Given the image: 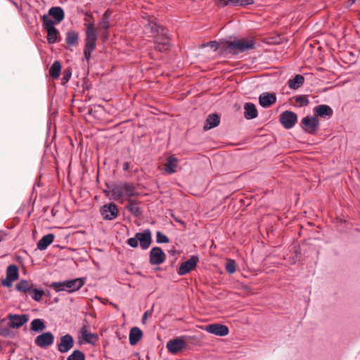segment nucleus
<instances>
[{
  "label": "nucleus",
  "mask_w": 360,
  "mask_h": 360,
  "mask_svg": "<svg viewBox=\"0 0 360 360\" xmlns=\"http://www.w3.org/2000/svg\"><path fill=\"white\" fill-rule=\"evenodd\" d=\"M129 162H125L123 163V170L124 171H127L129 168Z\"/></svg>",
  "instance_id": "nucleus-48"
},
{
  "label": "nucleus",
  "mask_w": 360,
  "mask_h": 360,
  "mask_svg": "<svg viewBox=\"0 0 360 360\" xmlns=\"http://www.w3.org/2000/svg\"><path fill=\"white\" fill-rule=\"evenodd\" d=\"M72 76V70L70 68L65 69L63 72V77L61 79V84H65L68 83Z\"/></svg>",
  "instance_id": "nucleus-42"
},
{
  "label": "nucleus",
  "mask_w": 360,
  "mask_h": 360,
  "mask_svg": "<svg viewBox=\"0 0 360 360\" xmlns=\"http://www.w3.org/2000/svg\"><path fill=\"white\" fill-rule=\"evenodd\" d=\"M156 241L158 243H169V240L166 235L160 231H158L156 233Z\"/></svg>",
  "instance_id": "nucleus-44"
},
{
  "label": "nucleus",
  "mask_w": 360,
  "mask_h": 360,
  "mask_svg": "<svg viewBox=\"0 0 360 360\" xmlns=\"http://www.w3.org/2000/svg\"><path fill=\"white\" fill-rule=\"evenodd\" d=\"M43 27L46 30L56 28L55 25L56 24V21H53L51 18H49V15H44L41 17Z\"/></svg>",
  "instance_id": "nucleus-36"
},
{
  "label": "nucleus",
  "mask_w": 360,
  "mask_h": 360,
  "mask_svg": "<svg viewBox=\"0 0 360 360\" xmlns=\"http://www.w3.org/2000/svg\"><path fill=\"white\" fill-rule=\"evenodd\" d=\"M112 14V12L107 9L102 15L101 19L98 22V28L99 31L102 32L103 35V39H106L108 37V29L110 27V17Z\"/></svg>",
  "instance_id": "nucleus-13"
},
{
  "label": "nucleus",
  "mask_w": 360,
  "mask_h": 360,
  "mask_svg": "<svg viewBox=\"0 0 360 360\" xmlns=\"http://www.w3.org/2000/svg\"><path fill=\"white\" fill-rule=\"evenodd\" d=\"M146 319H147V312H145L142 317V322L144 323L145 321L146 320Z\"/></svg>",
  "instance_id": "nucleus-51"
},
{
  "label": "nucleus",
  "mask_w": 360,
  "mask_h": 360,
  "mask_svg": "<svg viewBox=\"0 0 360 360\" xmlns=\"http://www.w3.org/2000/svg\"><path fill=\"white\" fill-rule=\"evenodd\" d=\"M47 32L46 39L49 44H54L57 41L58 30L56 28L46 30Z\"/></svg>",
  "instance_id": "nucleus-37"
},
{
  "label": "nucleus",
  "mask_w": 360,
  "mask_h": 360,
  "mask_svg": "<svg viewBox=\"0 0 360 360\" xmlns=\"http://www.w3.org/2000/svg\"><path fill=\"white\" fill-rule=\"evenodd\" d=\"M185 339V336H181L169 340L166 345L168 352L172 354H176L186 349L187 344Z\"/></svg>",
  "instance_id": "nucleus-7"
},
{
  "label": "nucleus",
  "mask_w": 360,
  "mask_h": 360,
  "mask_svg": "<svg viewBox=\"0 0 360 360\" xmlns=\"http://www.w3.org/2000/svg\"><path fill=\"white\" fill-rule=\"evenodd\" d=\"M356 0H349V1L350 2L351 4H353L355 3Z\"/></svg>",
  "instance_id": "nucleus-53"
},
{
  "label": "nucleus",
  "mask_w": 360,
  "mask_h": 360,
  "mask_svg": "<svg viewBox=\"0 0 360 360\" xmlns=\"http://www.w3.org/2000/svg\"><path fill=\"white\" fill-rule=\"evenodd\" d=\"M199 261L198 256H191L187 261L181 264L177 273L179 276H184L195 269Z\"/></svg>",
  "instance_id": "nucleus-11"
},
{
  "label": "nucleus",
  "mask_w": 360,
  "mask_h": 360,
  "mask_svg": "<svg viewBox=\"0 0 360 360\" xmlns=\"http://www.w3.org/2000/svg\"><path fill=\"white\" fill-rule=\"evenodd\" d=\"M220 123V117L216 114L213 113L209 115L205 120L203 129L207 131L218 126Z\"/></svg>",
  "instance_id": "nucleus-23"
},
{
  "label": "nucleus",
  "mask_w": 360,
  "mask_h": 360,
  "mask_svg": "<svg viewBox=\"0 0 360 360\" xmlns=\"http://www.w3.org/2000/svg\"><path fill=\"white\" fill-rule=\"evenodd\" d=\"M84 25L86 27L84 56L89 63L91 57V53L96 48L97 40L96 30L94 26V18L91 13H85Z\"/></svg>",
  "instance_id": "nucleus-1"
},
{
  "label": "nucleus",
  "mask_w": 360,
  "mask_h": 360,
  "mask_svg": "<svg viewBox=\"0 0 360 360\" xmlns=\"http://www.w3.org/2000/svg\"><path fill=\"white\" fill-rule=\"evenodd\" d=\"M226 271L229 274H233L236 271V262L233 259H228L225 266Z\"/></svg>",
  "instance_id": "nucleus-43"
},
{
  "label": "nucleus",
  "mask_w": 360,
  "mask_h": 360,
  "mask_svg": "<svg viewBox=\"0 0 360 360\" xmlns=\"http://www.w3.org/2000/svg\"><path fill=\"white\" fill-rule=\"evenodd\" d=\"M53 335L51 332H46L38 335L34 340V343L38 347L46 348L53 343Z\"/></svg>",
  "instance_id": "nucleus-15"
},
{
  "label": "nucleus",
  "mask_w": 360,
  "mask_h": 360,
  "mask_svg": "<svg viewBox=\"0 0 360 360\" xmlns=\"http://www.w3.org/2000/svg\"><path fill=\"white\" fill-rule=\"evenodd\" d=\"M8 319L10 321L11 328H19L28 321L29 316L10 314L8 315Z\"/></svg>",
  "instance_id": "nucleus-14"
},
{
  "label": "nucleus",
  "mask_w": 360,
  "mask_h": 360,
  "mask_svg": "<svg viewBox=\"0 0 360 360\" xmlns=\"http://www.w3.org/2000/svg\"><path fill=\"white\" fill-rule=\"evenodd\" d=\"M244 117L247 120H252L257 117L258 112L255 104L246 103L244 105Z\"/></svg>",
  "instance_id": "nucleus-26"
},
{
  "label": "nucleus",
  "mask_w": 360,
  "mask_h": 360,
  "mask_svg": "<svg viewBox=\"0 0 360 360\" xmlns=\"http://www.w3.org/2000/svg\"><path fill=\"white\" fill-rule=\"evenodd\" d=\"M143 336L142 330L138 327H133L129 332V343L131 345H136Z\"/></svg>",
  "instance_id": "nucleus-27"
},
{
  "label": "nucleus",
  "mask_w": 360,
  "mask_h": 360,
  "mask_svg": "<svg viewBox=\"0 0 360 360\" xmlns=\"http://www.w3.org/2000/svg\"><path fill=\"white\" fill-rule=\"evenodd\" d=\"M178 165L179 160L173 155L169 156L167 158V162L164 165V169L167 173L172 174L176 172Z\"/></svg>",
  "instance_id": "nucleus-22"
},
{
  "label": "nucleus",
  "mask_w": 360,
  "mask_h": 360,
  "mask_svg": "<svg viewBox=\"0 0 360 360\" xmlns=\"http://www.w3.org/2000/svg\"><path fill=\"white\" fill-rule=\"evenodd\" d=\"M79 35L75 30H69L66 33L65 42L69 46H75L78 43Z\"/></svg>",
  "instance_id": "nucleus-32"
},
{
  "label": "nucleus",
  "mask_w": 360,
  "mask_h": 360,
  "mask_svg": "<svg viewBox=\"0 0 360 360\" xmlns=\"http://www.w3.org/2000/svg\"><path fill=\"white\" fill-rule=\"evenodd\" d=\"M139 242L140 244V247L143 250L148 249L151 243V231L150 229H145L142 232L136 233L135 237L130 238L127 240V244L131 248H137L139 245Z\"/></svg>",
  "instance_id": "nucleus-3"
},
{
  "label": "nucleus",
  "mask_w": 360,
  "mask_h": 360,
  "mask_svg": "<svg viewBox=\"0 0 360 360\" xmlns=\"http://www.w3.org/2000/svg\"><path fill=\"white\" fill-rule=\"evenodd\" d=\"M295 102L299 104L300 106H307L309 101L307 95H299L295 98Z\"/></svg>",
  "instance_id": "nucleus-41"
},
{
  "label": "nucleus",
  "mask_w": 360,
  "mask_h": 360,
  "mask_svg": "<svg viewBox=\"0 0 360 360\" xmlns=\"http://www.w3.org/2000/svg\"><path fill=\"white\" fill-rule=\"evenodd\" d=\"M100 212L103 219L113 220L117 217L119 210L115 203L110 202L103 205L101 207Z\"/></svg>",
  "instance_id": "nucleus-10"
},
{
  "label": "nucleus",
  "mask_w": 360,
  "mask_h": 360,
  "mask_svg": "<svg viewBox=\"0 0 360 360\" xmlns=\"http://www.w3.org/2000/svg\"><path fill=\"white\" fill-rule=\"evenodd\" d=\"M124 195L127 199H132V197H136L139 195V193L136 191V187L134 184L129 182H124Z\"/></svg>",
  "instance_id": "nucleus-24"
},
{
  "label": "nucleus",
  "mask_w": 360,
  "mask_h": 360,
  "mask_svg": "<svg viewBox=\"0 0 360 360\" xmlns=\"http://www.w3.org/2000/svg\"><path fill=\"white\" fill-rule=\"evenodd\" d=\"M176 252V250L174 248V247L172 248V250H169V253H170L171 255H174Z\"/></svg>",
  "instance_id": "nucleus-49"
},
{
  "label": "nucleus",
  "mask_w": 360,
  "mask_h": 360,
  "mask_svg": "<svg viewBox=\"0 0 360 360\" xmlns=\"http://www.w3.org/2000/svg\"><path fill=\"white\" fill-rule=\"evenodd\" d=\"M300 127L306 133L314 135L319 128V120L315 116H307L302 119Z\"/></svg>",
  "instance_id": "nucleus-5"
},
{
  "label": "nucleus",
  "mask_w": 360,
  "mask_h": 360,
  "mask_svg": "<svg viewBox=\"0 0 360 360\" xmlns=\"http://www.w3.org/2000/svg\"><path fill=\"white\" fill-rule=\"evenodd\" d=\"M14 281V279L6 276V278L1 281V285L9 288L12 285V283Z\"/></svg>",
  "instance_id": "nucleus-45"
},
{
  "label": "nucleus",
  "mask_w": 360,
  "mask_h": 360,
  "mask_svg": "<svg viewBox=\"0 0 360 360\" xmlns=\"http://www.w3.org/2000/svg\"><path fill=\"white\" fill-rule=\"evenodd\" d=\"M207 46L214 50H217L219 47V44L216 41H211L207 43Z\"/></svg>",
  "instance_id": "nucleus-47"
},
{
  "label": "nucleus",
  "mask_w": 360,
  "mask_h": 360,
  "mask_svg": "<svg viewBox=\"0 0 360 360\" xmlns=\"http://www.w3.org/2000/svg\"><path fill=\"white\" fill-rule=\"evenodd\" d=\"M30 295H31L32 298L34 300H35L37 302H39L41 300V298H42L43 295H44V291L41 289L34 288V286H33L31 290V294H30Z\"/></svg>",
  "instance_id": "nucleus-39"
},
{
  "label": "nucleus",
  "mask_w": 360,
  "mask_h": 360,
  "mask_svg": "<svg viewBox=\"0 0 360 360\" xmlns=\"http://www.w3.org/2000/svg\"><path fill=\"white\" fill-rule=\"evenodd\" d=\"M143 19L147 21V23L144 25L145 30L149 32L150 34V37L153 38L160 34L162 29L166 28L158 24L157 20L152 16L143 17Z\"/></svg>",
  "instance_id": "nucleus-8"
},
{
  "label": "nucleus",
  "mask_w": 360,
  "mask_h": 360,
  "mask_svg": "<svg viewBox=\"0 0 360 360\" xmlns=\"http://www.w3.org/2000/svg\"><path fill=\"white\" fill-rule=\"evenodd\" d=\"M170 38L167 34V30L162 29V32L154 37L155 49L163 52L169 49Z\"/></svg>",
  "instance_id": "nucleus-6"
},
{
  "label": "nucleus",
  "mask_w": 360,
  "mask_h": 360,
  "mask_svg": "<svg viewBox=\"0 0 360 360\" xmlns=\"http://www.w3.org/2000/svg\"><path fill=\"white\" fill-rule=\"evenodd\" d=\"M74 346V340L72 335L66 334L61 336L60 343L58 345V351L61 353H66Z\"/></svg>",
  "instance_id": "nucleus-17"
},
{
  "label": "nucleus",
  "mask_w": 360,
  "mask_h": 360,
  "mask_svg": "<svg viewBox=\"0 0 360 360\" xmlns=\"http://www.w3.org/2000/svg\"><path fill=\"white\" fill-rule=\"evenodd\" d=\"M103 192H104V193L105 194L106 196H108L109 193H110V191L105 190Z\"/></svg>",
  "instance_id": "nucleus-52"
},
{
  "label": "nucleus",
  "mask_w": 360,
  "mask_h": 360,
  "mask_svg": "<svg viewBox=\"0 0 360 360\" xmlns=\"http://www.w3.org/2000/svg\"><path fill=\"white\" fill-rule=\"evenodd\" d=\"M108 188L110 189L112 198L116 201H119L124 197V182L120 184H113L112 185L106 184Z\"/></svg>",
  "instance_id": "nucleus-18"
},
{
  "label": "nucleus",
  "mask_w": 360,
  "mask_h": 360,
  "mask_svg": "<svg viewBox=\"0 0 360 360\" xmlns=\"http://www.w3.org/2000/svg\"><path fill=\"white\" fill-rule=\"evenodd\" d=\"M34 286L31 281L27 280L20 281L15 285V288L18 291L31 294V290Z\"/></svg>",
  "instance_id": "nucleus-29"
},
{
  "label": "nucleus",
  "mask_w": 360,
  "mask_h": 360,
  "mask_svg": "<svg viewBox=\"0 0 360 360\" xmlns=\"http://www.w3.org/2000/svg\"><path fill=\"white\" fill-rule=\"evenodd\" d=\"M67 360H85V355L82 351L77 349L68 356Z\"/></svg>",
  "instance_id": "nucleus-40"
},
{
  "label": "nucleus",
  "mask_w": 360,
  "mask_h": 360,
  "mask_svg": "<svg viewBox=\"0 0 360 360\" xmlns=\"http://www.w3.org/2000/svg\"><path fill=\"white\" fill-rule=\"evenodd\" d=\"M314 113L316 117L325 118L326 117H330L333 114V111L330 106L322 104L314 108Z\"/></svg>",
  "instance_id": "nucleus-20"
},
{
  "label": "nucleus",
  "mask_w": 360,
  "mask_h": 360,
  "mask_svg": "<svg viewBox=\"0 0 360 360\" xmlns=\"http://www.w3.org/2000/svg\"><path fill=\"white\" fill-rule=\"evenodd\" d=\"M45 328L44 321L40 319H35L30 323V329L34 332L42 331Z\"/></svg>",
  "instance_id": "nucleus-34"
},
{
  "label": "nucleus",
  "mask_w": 360,
  "mask_h": 360,
  "mask_svg": "<svg viewBox=\"0 0 360 360\" xmlns=\"http://www.w3.org/2000/svg\"><path fill=\"white\" fill-rule=\"evenodd\" d=\"M49 15L52 16L56 23L61 22L65 18L63 9L60 6H53L49 10Z\"/></svg>",
  "instance_id": "nucleus-25"
},
{
  "label": "nucleus",
  "mask_w": 360,
  "mask_h": 360,
  "mask_svg": "<svg viewBox=\"0 0 360 360\" xmlns=\"http://www.w3.org/2000/svg\"><path fill=\"white\" fill-rule=\"evenodd\" d=\"M166 259V255L160 247H154L150 250L149 262L151 265L162 264Z\"/></svg>",
  "instance_id": "nucleus-12"
},
{
  "label": "nucleus",
  "mask_w": 360,
  "mask_h": 360,
  "mask_svg": "<svg viewBox=\"0 0 360 360\" xmlns=\"http://www.w3.org/2000/svg\"><path fill=\"white\" fill-rule=\"evenodd\" d=\"M276 102L274 94L263 93L259 97V103L263 108H268Z\"/></svg>",
  "instance_id": "nucleus-21"
},
{
  "label": "nucleus",
  "mask_w": 360,
  "mask_h": 360,
  "mask_svg": "<svg viewBox=\"0 0 360 360\" xmlns=\"http://www.w3.org/2000/svg\"><path fill=\"white\" fill-rule=\"evenodd\" d=\"M172 217H173L174 219L176 222H179V223L181 224H184V222L183 221L178 219L177 218L174 217L173 215H172Z\"/></svg>",
  "instance_id": "nucleus-50"
},
{
  "label": "nucleus",
  "mask_w": 360,
  "mask_h": 360,
  "mask_svg": "<svg viewBox=\"0 0 360 360\" xmlns=\"http://www.w3.org/2000/svg\"><path fill=\"white\" fill-rule=\"evenodd\" d=\"M255 45V40L242 39L233 41H227V49L229 53L237 55L247 50L253 49Z\"/></svg>",
  "instance_id": "nucleus-4"
},
{
  "label": "nucleus",
  "mask_w": 360,
  "mask_h": 360,
  "mask_svg": "<svg viewBox=\"0 0 360 360\" xmlns=\"http://www.w3.org/2000/svg\"><path fill=\"white\" fill-rule=\"evenodd\" d=\"M6 276L16 281L19 277L18 267L15 264H11L7 267Z\"/></svg>",
  "instance_id": "nucleus-35"
},
{
  "label": "nucleus",
  "mask_w": 360,
  "mask_h": 360,
  "mask_svg": "<svg viewBox=\"0 0 360 360\" xmlns=\"http://www.w3.org/2000/svg\"><path fill=\"white\" fill-rule=\"evenodd\" d=\"M304 82V77L301 75H296L292 79L288 80V86L291 89H297Z\"/></svg>",
  "instance_id": "nucleus-31"
},
{
  "label": "nucleus",
  "mask_w": 360,
  "mask_h": 360,
  "mask_svg": "<svg viewBox=\"0 0 360 360\" xmlns=\"http://www.w3.org/2000/svg\"><path fill=\"white\" fill-rule=\"evenodd\" d=\"M61 72V64L60 61L56 60L49 70V75L53 79H58Z\"/></svg>",
  "instance_id": "nucleus-33"
},
{
  "label": "nucleus",
  "mask_w": 360,
  "mask_h": 360,
  "mask_svg": "<svg viewBox=\"0 0 360 360\" xmlns=\"http://www.w3.org/2000/svg\"><path fill=\"white\" fill-rule=\"evenodd\" d=\"M238 0H214L215 4L221 7L224 6H238Z\"/></svg>",
  "instance_id": "nucleus-38"
},
{
  "label": "nucleus",
  "mask_w": 360,
  "mask_h": 360,
  "mask_svg": "<svg viewBox=\"0 0 360 360\" xmlns=\"http://www.w3.org/2000/svg\"><path fill=\"white\" fill-rule=\"evenodd\" d=\"M279 121L285 129H290L297 123V116L292 111L285 110L280 115Z\"/></svg>",
  "instance_id": "nucleus-9"
},
{
  "label": "nucleus",
  "mask_w": 360,
  "mask_h": 360,
  "mask_svg": "<svg viewBox=\"0 0 360 360\" xmlns=\"http://www.w3.org/2000/svg\"><path fill=\"white\" fill-rule=\"evenodd\" d=\"M205 330L210 333L221 337L228 335L229 332L226 326L219 323L209 324L206 326Z\"/></svg>",
  "instance_id": "nucleus-16"
},
{
  "label": "nucleus",
  "mask_w": 360,
  "mask_h": 360,
  "mask_svg": "<svg viewBox=\"0 0 360 360\" xmlns=\"http://www.w3.org/2000/svg\"><path fill=\"white\" fill-rule=\"evenodd\" d=\"M81 334L84 341L87 343H93L97 340V335L89 332L88 326L85 325L82 327Z\"/></svg>",
  "instance_id": "nucleus-30"
},
{
  "label": "nucleus",
  "mask_w": 360,
  "mask_h": 360,
  "mask_svg": "<svg viewBox=\"0 0 360 360\" xmlns=\"http://www.w3.org/2000/svg\"><path fill=\"white\" fill-rule=\"evenodd\" d=\"M254 4V0H238V6L245 7Z\"/></svg>",
  "instance_id": "nucleus-46"
},
{
  "label": "nucleus",
  "mask_w": 360,
  "mask_h": 360,
  "mask_svg": "<svg viewBox=\"0 0 360 360\" xmlns=\"http://www.w3.org/2000/svg\"><path fill=\"white\" fill-rule=\"evenodd\" d=\"M84 278L66 280L62 282H53L50 287L56 292L66 291L69 293L79 290L85 283Z\"/></svg>",
  "instance_id": "nucleus-2"
},
{
  "label": "nucleus",
  "mask_w": 360,
  "mask_h": 360,
  "mask_svg": "<svg viewBox=\"0 0 360 360\" xmlns=\"http://www.w3.org/2000/svg\"><path fill=\"white\" fill-rule=\"evenodd\" d=\"M127 205H126V209L132 215L139 218L142 215V211L139 206L140 202L134 199H127Z\"/></svg>",
  "instance_id": "nucleus-19"
},
{
  "label": "nucleus",
  "mask_w": 360,
  "mask_h": 360,
  "mask_svg": "<svg viewBox=\"0 0 360 360\" xmlns=\"http://www.w3.org/2000/svg\"><path fill=\"white\" fill-rule=\"evenodd\" d=\"M55 236L53 233H49L44 236L37 243V248L40 250H44L53 242Z\"/></svg>",
  "instance_id": "nucleus-28"
}]
</instances>
